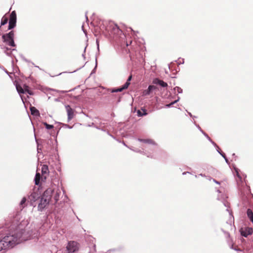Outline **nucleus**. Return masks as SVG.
I'll return each mask as SVG.
<instances>
[{"instance_id":"nucleus-1","label":"nucleus","mask_w":253,"mask_h":253,"mask_svg":"<svg viewBox=\"0 0 253 253\" xmlns=\"http://www.w3.org/2000/svg\"><path fill=\"white\" fill-rule=\"evenodd\" d=\"M18 243V237L15 234L5 236L1 239V244L2 245L1 246V251L3 249L12 248Z\"/></svg>"},{"instance_id":"nucleus-2","label":"nucleus","mask_w":253,"mask_h":253,"mask_svg":"<svg viewBox=\"0 0 253 253\" xmlns=\"http://www.w3.org/2000/svg\"><path fill=\"white\" fill-rule=\"evenodd\" d=\"M13 38L14 32L13 31H11L9 33L2 36L3 42H5L6 44L12 47H14L15 46Z\"/></svg>"},{"instance_id":"nucleus-3","label":"nucleus","mask_w":253,"mask_h":253,"mask_svg":"<svg viewBox=\"0 0 253 253\" xmlns=\"http://www.w3.org/2000/svg\"><path fill=\"white\" fill-rule=\"evenodd\" d=\"M9 21L8 25V29H11L13 28L16 23V13L15 11H13L9 16Z\"/></svg>"},{"instance_id":"nucleus-4","label":"nucleus","mask_w":253,"mask_h":253,"mask_svg":"<svg viewBox=\"0 0 253 253\" xmlns=\"http://www.w3.org/2000/svg\"><path fill=\"white\" fill-rule=\"evenodd\" d=\"M131 79H132V75H131L128 77L126 83L124 84V85L122 87L118 88L117 89H112L111 92H121V91H122L124 89L127 88L129 85L130 84V81H131Z\"/></svg>"},{"instance_id":"nucleus-5","label":"nucleus","mask_w":253,"mask_h":253,"mask_svg":"<svg viewBox=\"0 0 253 253\" xmlns=\"http://www.w3.org/2000/svg\"><path fill=\"white\" fill-rule=\"evenodd\" d=\"M49 201L50 200L48 199L42 197L38 205V208L41 210L43 209L49 204Z\"/></svg>"},{"instance_id":"nucleus-6","label":"nucleus","mask_w":253,"mask_h":253,"mask_svg":"<svg viewBox=\"0 0 253 253\" xmlns=\"http://www.w3.org/2000/svg\"><path fill=\"white\" fill-rule=\"evenodd\" d=\"M53 192V190L52 188H48L44 191L42 197L50 200Z\"/></svg>"},{"instance_id":"nucleus-7","label":"nucleus","mask_w":253,"mask_h":253,"mask_svg":"<svg viewBox=\"0 0 253 253\" xmlns=\"http://www.w3.org/2000/svg\"><path fill=\"white\" fill-rule=\"evenodd\" d=\"M65 108L68 114V119L71 120L74 117V111L69 105L65 106Z\"/></svg>"},{"instance_id":"nucleus-8","label":"nucleus","mask_w":253,"mask_h":253,"mask_svg":"<svg viewBox=\"0 0 253 253\" xmlns=\"http://www.w3.org/2000/svg\"><path fill=\"white\" fill-rule=\"evenodd\" d=\"M153 84H159L162 87H167L168 86V84L164 82L163 81L161 80L158 78L154 79L153 81Z\"/></svg>"},{"instance_id":"nucleus-9","label":"nucleus","mask_w":253,"mask_h":253,"mask_svg":"<svg viewBox=\"0 0 253 253\" xmlns=\"http://www.w3.org/2000/svg\"><path fill=\"white\" fill-rule=\"evenodd\" d=\"M48 166L46 165H43L42 168V178L44 176V178H46V176H44L45 174H47L48 173Z\"/></svg>"},{"instance_id":"nucleus-10","label":"nucleus","mask_w":253,"mask_h":253,"mask_svg":"<svg viewBox=\"0 0 253 253\" xmlns=\"http://www.w3.org/2000/svg\"><path fill=\"white\" fill-rule=\"evenodd\" d=\"M23 89L24 93L27 92L30 95H33V91L30 89L29 86L26 84L23 85Z\"/></svg>"},{"instance_id":"nucleus-11","label":"nucleus","mask_w":253,"mask_h":253,"mask_svg":"<svg viewBox=\"0 0 253 253\" xmlns=\"http://www.w3.org/2000/svg\"><path fill=\"white\" fill-rule=\"evenodd\" d=\"M30 111L31 114L35 116H39L40 113L39 111L35 107H31Z\"/></svg>"},{"instance_id":"nucleus-12","label":"nucleus","mask_w":253,"mask_h":253,"mask_svg":"<svg viewBox=\"0 0 253 253\" xmlns=\"http://www.w3.org/2000/svg\"><path fill=\"white\" fill-rule=\"evenodd\" d=\"M41 175L40 173H37L35 177V183L36 185H38L40 183L41 179Z\"/></svg>"},{"instance_id":"nucleus-13","label":"nucleus","mask_w":253,"mask_h":253,"mask_svg":"<svg viewBox=\"0 0 253 253\" xmlns=\"http://www.w3.org/2000/svg\"><path fill=\"white\" fill-rule=\"evenodd\" d=\"M26 198L25 197H23L20 202V206L21 209H23L26 206Z\"/></svg>"},{"instance_id":"nucleus-14","label":"nucleus","mask_w":253,"mask_h":253,"mask_svg":"<svg viewBox=\"0 0 253 253\" xmlns=\"http://www.w3.org/2000/svg\"><path fill=\"white\" fill-rule=\"evenodd\" d=\"M8 17L5 16H4L1 20V26L3 25L6 24L8 21Z\"/></svg>"},{"instance_id":"nucleus-15","label":"nucleus","mask_w":253,"mask_h":253,"mask_svg":"<svg viewBox=\"0 0 253 253\" xmlns=\"http://www.w3.org/2000/svg\"><path fill=\"white\" fill-rule=\"evenodd\" d=\"M16 89L19 93H24L23 87L20 85H16Z\"/></svg>"},{"instance_id":"nucleus-16","label":"nucleus","mask_w":253,"mask_h":253,"mask_svg":"<svg viewBox=\"0 0 253 253\" xmlns=\"http://www.w3.org/2000/svg\"><path fill=\"white\" fill-rule=\"evenodd\" d=\"M151 91L152 90L148 87V89L143 91L142 95L144 96L148 95L151 93Z\"/></svg>"},{"instance_id":"nucleus-17","label":"nucleus","mask_w":253,"mask_h":253,"mask_svg":"<svg viewBox=\"0 0 253 253\" xmlns=\"http://www.w3.org/2000/svg\"><path fill=\"white\" fill-rule=\"evenodd\" d=\"M137 114H138V115L139 116H143L144 115H147V113L146 112V110H142V112L140 110H138L137 111Z\"/></svg>"},{"instance_id":"nucleus-18","label":"nucleus","mask_w":253,"mask_h":253,"mask_svg":"<svg viewBox=\"0 0 253 253\" xmlns=\"http://www.w3.org/2000/svg\"><path fill=\"white\" fill-rule=\"evenodd\" d=\"M247 215L249 218L253 216V212L250 209H248L247 210Z\"/></svg>"},{"instance_id":"nucleus-19","label":"nucleus","mask_w":253,"mask_h":253,"mask_svg":"<svg viewBox=\"0 0 253 253\" xmlns=\"http://www.w3.org/2000/svg\"><path fill=\"white\" fill-rule=\"evenodd\" d=\"M44 125L45 126L46 128H47V129H50L53 128V126L49 125L46 123H44Z\"/></svg>"},{"instance_id":"nucleus-20","label":"nucleus","mask_w":253,"mask_h":253,"mask_svg":"<svg viewBox=\"0 0 253 253\" xmlns=\"http://www.w3.org/2000/svg\"><path fill=\"white\" fill-rule=\"evenodd\" d=\"M174 89L175 91H177L178 93H181L182 92V89L178 86H176L175 87H174Z\"/></svg>"},{"instance_id":"nucleus-21","label":"nucleus","mask_w":253,"mask_h":253,"mask_svg":"<svg viewBox=\"0 0 253 253\" xmlns=\"http://www.w3.org/2000/svg\"><path fill=\"white\" fill-rule=\"evenodd\" d=\"M248 198L250 199V204H251L252 203V201H253V196L252 195V194H249L248 195Z\"/></svg>"},{"instance_id":"nucleus-22","label":"nucleus","mask_w":253,"mask_h":253,"mask_svg":"<svg viewBox=\"0 0 253 253\" xmlns=\"http://www.w3.org/2000/svg\"><path fill=\"white\" fill-rule=\"evenodd\" d=\"M148 87L152 91L157 88V87L156 86L153 85H150Z\"/></svg>"},{"instance_id":"nucleus-23","label":"nucleus","mask_w":253,"mask_h":253,"mask_svg":"<svg viewBox=\"0 0 253 253\" xmlns=\"http://www.w3.org/2000/svg\"><path fill=\"white\" fill-rule=\"evenodd\" d=\"M176 102V101H174V102H171V103H170V104H169L167 105V106H168V107H169L171 106L172 105H173V104H174Z\"/></svg>"},{"instance_id":"nucleus-24","label":"nucleus","mask_w":253,"mask_h":253,"mask_svg":"<svg viewBox=\"0 0 253 253\" xmlns=\"http://www.w3.org/2000/svg\"><path fill=\"white\" fill-rule=\"evenodd\" d=\"M231 248L232 249H234L235 250H238V249L237 248H236V246H234V245L233 244L231 246Z\"/></svg>"},{"instance_id":"nucleus-25","label":"nucleus","mask_w":253,"mask_h":253,"mask_svg":"<svg viewBox=\"0 0 253 253\" xmlns=\"http://www.w3.org/2000/svg\"><path fill=\"white\" fill-rule=\"evenodd\" d=\"M116 29L118 32H120V31L121 32L118 27H116Z\"/></svg>"},{"instance_id":"nucleus-26","label":"nucleus","mask_w":253,"mask_h":253,"mask_svg":"<svg viewBox=\"0 0 253 253\" xmlns=\"http://www.w3.org/2000/svg\"><path fill=\"white\" fill-rule=\"evenodd\" d=\"M55 199L56 201H57L58 200V199H57V196H55Z\"/></svg>"},{"instance_id":"nucleus-27","label":"nucleus","mask_w":253,"mask_h":253,"mask_svg":"<svg viewBox=\"0 0 253 253\" xmlns=\"http://www.w3.org/2000/svg\"><path fill=\"white\" fill-rule=\"evenodd\" d=\"M35 194V193L34 194H32L31 196H33L34 198H35V196H34Z\"/></svg>"},{"instance_id":"nucleus-28","label":"nucleus","mask_w":253,"mask_h":253,"mask_svg":"<svg viewBox=\"0 0 253 253\" xmlns=\"http://www.w3.org/2000/svg\"><path fill=\"white\" fill-rule=\"evenodd\" d=\"M243 235L244 236H246V235H245V234H243Z\"/></svg>"}]
</instances>
